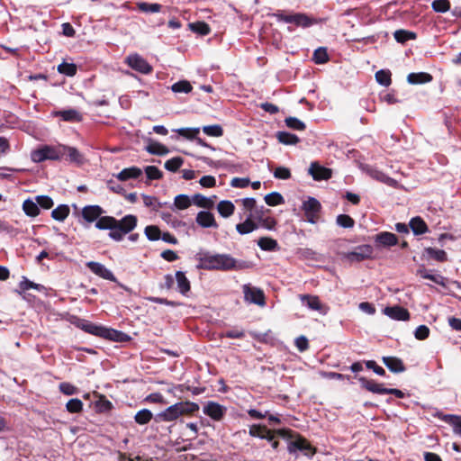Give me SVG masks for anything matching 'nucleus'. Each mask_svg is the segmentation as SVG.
I'll use <instances>...</instances> for the list:
<instances>
[{
  "label": "nucleus",
  "mask_w": 461,
  "mask_h": 461,
  "mask_svg": "<svg viewBox=\"0 0 461 461\" xmlns=\"http://www.w3.org/2000/svg\"><path fill=\"white\" fill-rule=\"evenodd\" d=\"M86 267L96 276L110 281H115V276L108 268L101 263L89 261Z\"/></svg>",
  "instance_id": "nucleus-14"
},
{
  "label": "nucleus",
  "mask_w": 461,
  "mask_h": 461,
  "mask_svg": "<svg viewBox=\"0 0 461 461\" xmlns=\"http://www.w3.org/2000/svg\"><path fill=\"white\" fill-rule=\"evenodd\" d=\"M99 337L114 341H122L123 337H125V334L116 330L102 326Z\"/></svg>",
  "instance_id": "nucleus-28"
},
{
  "label": "nucleus",
  "mask_w": 461,
  "mask_h": 461,
  "mask_svg": "<svg viewBox=\"0 0 461 461\" xmlns=\"http://www.w3.org/2000/svg\"><path fill=\"white\" fill-rule=\"evenodd\" d=\"M432 77L425 72L411 73L407 77V81L411 85L429 83Z\"/></svg>",
  "instance_id": "nucleus-29"
},
{
  "label": "nucleus",
  "mask_w": 461,
  "mask_h": 461,
  "mask_svg": "<svg viewBox=\"0 0 461 461\" xmlns=\"http://www.w3.org/2000/svg\"><path fill=\"white\" fill-rule=\"evenodd\" d=\"M125 62L132 69L141 74H149L152 71V67L139 54L135 53L129 55L126 58Z\"/></svg>",
  "instance_id": "nucleus-8"
},
{
  "label": "nucleus",
  "mask_w": 461,
  "mask_h": 461,
  "mask_svg": "<svg viewBox=\"0 0 461 461\" xmlns=\"http://www.w3.org/2000/svg\"><path fill=\"white\" fill-rule=\"evenodd\" d=\"M201 265L203 268L209 270H233L246 267L244 262H239L228 254H206L201 258Z\"/></svg>",
  "instance_id": "nucleus-1"
},
{
  "label": "nucleus",
  "mask_w": 461,
  "mask_h": 461,
  "mask_svg": "<svg viewBox=\"0 0 461 461\" xmlns=\"http://www.w3.org/2000/svg\"><path fill=\"white\" fill-rule=\"evenodd\" d=\"M373 251L372 246L364 244L357 246L353 251L348 252L345 257L350 261H362L371 258Z\"/></svg>",
  "instance_id": "nucleus-10"
},
{
  "label": "nucleus",
  "mask_w": 461,
  "mask_h": 461,
  "mask_svg": "<svg viewBox=\"0 0 461 461\" xmlns=\"http://www.w3.org/2000/svg\"><path fill=\"white\" fill-rule=\"evenodd\" d=\"M176 132L186 139H196L200 132V128H181L176 130Z\"/></svg>",
  "instance_id": "nucleus-51"
},
{
  "label": "nucleus",
  "mask_w": 461,
  "mask_h": 461,
  "mask_svg": "<svg viewBox=\"0 0 461 461\" xmlns=\"http://www.w3.org/2000/svg\"><path fill=\"white\" fill-rule=\"evenodd\" d=\"M300 299L303 303H304L311 310L318 311L321 314H326L328 312L329 308L322 304L319 299V297L314 295H301Z\"/></svg>",
  "instance_id": "nucleus-16"
},
{
  "label": "nucleus",
  "mask_w": 461,
  "mask_h": 461,
  "mask_svg": "<svg viewBox=\"0 0 461 461\" xmlns=\"http://www.w3.org/2000/svg\"><path fill=\"white\" fill-rule=\"evenodd\" d=\"M225 411L226 409L223 406L214 402H208L203 406V413L215 420H220Z\"/></svg>",
  "instance_id": "nucleus-15"
},
{
  "label": "nucleus",
  "mask_w": 461,
  "mask_h": 461,
  "mask_svg": "<svg viewBox=\"0 0 461 461\" xmlns=\"http://www.w3.org/2000/svg\"><path fill=\"white\" fill-rule=\"evenodd\" d=\"M274 16L276 18L278 22L294 23L297 27L302 28H308L318 23V21L315 18L302 13L285 14L283 12H280L275 14Z\"/></svg>",
  "instance_id": "nucleus-3"
},
{
  "label": "nucleus",
  "mask_w": 461,
  "mask_h": 461,
  "mask_svg": "<svg viewBox=\"0 0 461 461\" xmlns=\"http://www.w3.org/2000/svg\"><path fill=\"white\" fill-rule=\"evenodd\" d=\"M426 253L435 260L438 262H444L447 261V253L442 249H438L434 248H427L425 249Z\"/></svg>",
  "instance_id": "nucleus-40"
},
{
  "label": "nucleus",
  "mask_w": 461,
  "mask_h": 461,
  "mask_svg": "<svg viewBox=\"0 0 461 461\" xmlns=\"http://www.w3.org/2000/svg\"><path fill=\"white\" fill-rule=\"evenodd\" d=\"M41 287L40 285L35 284L30 280H28L26 277H23V280L19 284L20 291H16L20 295L23 294V292L29 290V289H37L39 290Z\"/></svg>",
  "instance_id": "nucleus-52"
},
{
  "label": "nucleus",
  "mask_w": 461,
  "mask_h": 461,
  "mask_svg": "<svg viewBox=\"0 0 461 461\" xmlns=\"http://www.w3.org/2000/svg\"><path fill=\"white\" fill-rule=\"evenodd\" d=\"M116 229L113 232H109V237L114 241H122L124 235L133 230L138 222L135 215L128 214L121 220H117Z\"/></svg>",
  "instance_id": "nucleus-4"
},
{
  "label": "nucleus",
  "mask_w": 461,
  "mask_h": 461,
  "mask_svg": "<svg viewBox=\"0 0 461 461\" xmlns=\"http://www.w3.org/2000/svg\"><path fill=\"white\" fill-rule=\"evenodd\" d=\"M191 31L200 35H207L210 33V27L204 22H197L189 24Z\"/></svg>",
  "instance_id": "nucleus-41"
},
{
  "label": "nucleus",
  "mask_w": 461,
  "mask_h": 461,
  "mask_svg": "<svg viewBox=\"0 0 461 461\" xmlns=\"http://www.w3.org/2000/svg\"><path fill=\"white\" fill-rule=\"evenodd\" d=\"M265 202L269 206H276L285 203L284 197L277 192H273L265 196Z\"/></svg>",
  "instance_id": "nucleus-39"
},
{
  "label": "nucleus",
  "mask_w": 461,
  "mask_h": 461,
  "mask_svg": "<svg viewBox=\"0 0 461 461\" xmlns=\"http://www.w3.org/2000/svg\"><path fill=\"white\" fill-rule=\"evenodd\" d=\"M144 233L148 240L152 241L158 240L161 237L160 230L155 225L147 226L144 230Z\"/></svg>",
  "instance_id": "nucleus-43"
},
{
  "label": "nucleus",
  "mask_w": 461,
  "mask_h": 461,
  "mask_svg": "<svg viewBox=\"0 0 461 461\" xmlns=\"http://www.w3.org/2000/svg\"><path fill=\"white\" fill-rule=\"evenodd\" d=\"M62 156L68 155V160L77 165H82L85 162L83 154H81L76 148L60 145Z\"/></svg>",
  "instance_id": "nucleus-19"
},
{
  "label": "nucleus",
  "mask_w": 461,
  "mask_h": 461,
  "mask_svg": "<svg viewBox=\"0 0 461 461\" xmlns=\"http://www.w3.org/2000/svg\"><path fill=\"white\" fill-rule=\"evenodd\" d=\"M362 169L367 175H369L372 178H374V179H375L377 181H380L382 183H384L387 185L395 186L396 184H397V182L394 179H393L390 176L384 175L383 172H381V171H379V170H377L375 168H373L370 166H367V165L362 166Z\"/></svg>",
  "instance_id": "nucleus-12"
},
{
  "label": "nucleus",
  "mask_w": 461,
  "mask_h": 461,
  "mask_svg": "<svg viewBox=\"0 0 461 461\" xmlns=\"http://www.w3.org/2000/svg\"><path fill=\"white\" fill-rule=\"evenodd\" d=\"M375 79L380 85L388 86L391 84V73L389 70L381 69L375 73Z\"/></svg>",
  "instance_id": "nucleus-44"
},
{
  "label": "nucleus",
  "mask_w": 461,
  "mask_h": 461,
  "mask_svg": "<svg viewBox=\"0 0 461 461\" xmlns=\"http://www.w3.org/2000/svg\"><path fill=\"white\" fill-rule=\"evenodd\" d=\"M66 408L71 413H77L82 411L83 402L79 399L74 398L67 402Z\"/></svg>",
  "instance_id": "nucleus-55"
},
{
  "label": "nucleus",
  "mask_w": 461,
  "mask_h": 461,
  "mask_svg": "<svg viewBox=\"0 0 461 461\" xmlns=\"http://www.w3.org/2000/svg\"><path fill=\"white\" fill-rule=\"evenodd\" d=\"M70 210L67 204H60L51 212V217L58 221H63L69 215Z\"/></svg>",
  "instance_id": "nucleus-34"
},
{
  "label": "nucleus",
  "mask_w": 461,
  "mask_h": 461,
  "mask_svg": "<svg viewBox=\"0 0 461 461\" xmlns=\"http://www.w3.org/2000/svg\"><path fill=\"white\" fill-rule=\"evenodd\" d=\"M409 226L414 235H422L429 231V228L423 219L416 216L411 219Z\"/></svg>",
  "instance_id": "nucleus-22"
},
{
  "label": "nucleus",
  "mask_w": 461,
  "mask_h": 461,
  "mask_svg": "<svg viewBox=\"0 0 461 461\" xmlns=\"http://www.w3.org/2000/svg\"><path fill=\"white\" fill-rule=\"evenodd\" d=\"M62 157V150L60 145L58 147L45 145L31 153V158L35 163H40L44 160H59Z\"/></svg>",
  "instance_id": "nucleus-5"
},
{
  "label": "nucleus",
  "mask_w": 461,
  "mask_h": 461,
  "mask_svg": "<svg viewBox=\"0 0 461 461\" xmlns=\"http://www.w3.org/2000/svg\"><path fill=\"white\" fill-rule=\"evenodd\" d=\"M142 174V171L140 168L137 167H131L128 168L122 169L116 177L120 181H126L131 178H138Z\"/></svg>",
  "instance_id": "nucleus-27"
},
{
  "label": "nucleus",
  "mask_w": 461,
  "mask_h": 461,
  "mask_svg": "<svg viewBox=\"0 0 461 461\" xmlns=\"http://www.w3.org/2000/svg\"><path fill=\"white\" fill-rule=\"evenodd\" d=\"M431 6L437 13H446L450 9V2L448 0H435Z\"/></svg>",
  "instance_id": "nucleus-49"
},
{
  "label": "nucleus",
  "mask_w": 461,
  "mask_h": 461,
  "mask_svg": "<svg viewBox=\"0 0 461 461\" xmlns=\"http://www.w3.org/2000/svg\"><path fill=\"white\" fill-rule=\"evenodd\" d=\"M287 450L290 454H296L300 451L307 457H312L315 454V448L310 442L298 434H295L294 438L289 441Z\"/></svg>",
  "instance_id": "nucleus-6"
},
{
  "label": "nucleus",
  "mask_w": 461,
  "mask_h": 461,
  "mask_svg": "<svg viewBox=\"0 0 461 461\" xmlns=\"http://www.w3.org/2000/svg\"><path fill=\"white\" fill-rule=\"evenodd\" d=\"M240 203L243 206V209L247 212H249V213L250 212H254L255 210L258 208L257 207V202L254 198H244L242 200H240Z\"/></svg>",
  "instance_id": "nucleus-63"
},
{
  "label": "nucleus",
  "mask_w": 461,
  "mask_h": 461,
  "mask_svg": "<svg viewBox=\"0 0 461 461\" xmlns=\"http://www.w3.org/2000/svg\"><path fill=\"white\" fill-rule=\"evenodd\" d=\"M104 213V209L99 205H86L81 211L82 218L88 223L96 222Z\"/></svg>",
  "instance_id": "nucleus-11"
},
{
  "label": "nucleus",
  "mask_w": 461,
  "mask_h": 461,
  "mask_svg": "<svg viewBox=\"0 0 461 461\" xmlns=\"http://www.w3.org/2000/svg\"><path fill=\"white\" fill-rule=\"evenodd\" d=\"M258 245L262 250L274 251L277 249V241L272 238L263 237L258 240Z\"/></svg>",
  "instance_id": "nucleus-36"
},
{
  "label": "nucleus",
  "mask_w": 461,
  "mask_h": 461,
  "mask_svg": "<svg viewBox=\"0 0 461 461\" xmlns=\"http://www.w3.org/2000/svg\"><path fill=\"white\" fill-rule=\"evenodd\" d=\"M35 200L39 207L46 210L50 209L54 204L53 200L48 195H37Z\"/></svg>",
  "instance_id": "nucleus-58"
},
{
  "label": "nucleus",
  "mask_w": 461,
  "mask_h": 461,
  "mask_svg": "<svg viewBox=\"0 0 461 461\" xmlns=\"http://www.w3.org/2000/svg\"><path fill=\"white\" fill-rule=\"evenodd\" d=\"M138 9L143 13H158L161 10V5L149 4L146 2L138 3Z\"/></svg>",
  "instance_id": "nucleus-42"
},
{
  "label": "nucleus",
  "mask_w": 461,
  "mask_h": 461,
  "mask_svg": "<svg viewBox=\"0 0 461 461\" xmlns=\"http://www.w3.org/2000/svg\"><path fill=\"white\" fill-rule=\"evenodd\" d=\"M242 292L246 302L258 306H264L266 304L265 294L261 289L246 284L242 286Z\"/></svg>",
  "instance_id": "nucleus-7"
},
{
  "label": "nucleus",
  "mask_w": 461,
  "mask_h": 461,
  "mask_svg": "<svg viewBox=\"0 0 461 461\" xmlns=\"http://www.w3.org/2000/svg\"><path fill=\"white\" fill-rule=\"evenodd\" d=\"M142 200L145 206L151 208L154 211H158L162 207V203L158 201L154 196L142 194Z\"/></svg>",
  "instance_id": "nucleus-48"
},
{
  "label": "nucleus",
  "mask_w": 461,
  "mask_h": 461,
  "mask_svg": "<svg viewBox=\"0 0 461 461\" xmlns=\"http://www.w3.org/2000/svg\"><path fill=\"white\" fill-rule=\"evenodd\" d=\"M203 131L212 137H221L223 134L222 128L218 124L203 126Z\"/></svg>",
  "instance_id": "nucleus-53"
},
{
  "label": "nucleus",
  "mask_w": 461,
  "mask_h": 461,
  "mask_svg": "<svg viewBox=\"0 0 461 461\" xmlns=\"http://www.w3.org/2000/svg\"><path fill=\"white\" fill-rule=\"evenodd\" d=\"M309 174L314 180H327L331 177V169L319 165L317 162H312L308 170Z\"/></svg>",
  "instance_id": "nucleus-13"
},
{
  "label": "nucleus",
  "mask_w": 461,
  "mask_h": 461,
  "mask_svg": "<svg viewBox=\"0 0 461 461\" xmlns=\"http://www.w3.org/2000/svg\"><path fill=\"white\" fill-rule=\"evenodd\" d=\"M217 211L222 217L228 218L234 213L235 206L232 202L223 200L218 203Z\"/></svg>",
  "instance_id": "nucleus-32"
},
{
  "label": "nucleus",
  "mask_w": 461,
  "mask_h": 461,
  "mask_svg": "<svg viewBox=\"0 0 461 461\" xmlns=\"http://www.w3.org/2000/svg\"><path fill=\"white\" fill-rule=\"evenodd\" d=\"M102 326L95 325L94 323L86 321L81 325V329L85 330L86 332L98 336L100 335Z\"/></svg>",
  "instance_id": "nucleus-62"
},
{
  "label": "nucleus",
  "mask_w": 461,
  "mask_h": 461,
  "mask_svg": "<svg viewBox=\"0 0 461 461\" xmlns=\"http://www.w3.org/2000/svg\"><path fill=\"white\" fill-rule=\"evenodd\" d=\"M267 213H270L269 209H267L264 206L258 207L255 212H252V220L259 224Z\"/></svg>",
  "instance_id": "nucleus-61"
},
{
  "label": "nucleus",
  "mask_w": 461,
  "mask_h": 461,
  "mask_svg": "<svg viewBox=\"0 0 461 461\" xmlns=\"http://www.w3.org/2000/svg\"><path fill=\"white\" fill-rule=\"evenodd\" d=\"M445 420L450 421L454 426V431L461 435V418L458 416L448 415L445 417Z\"/></svg>",
  "instance_id": "nucleus-64"
},
{
  "label": "nucleus",
  "mask_w": 461,
  "mask_h": 461,
  "mask_svg": "<svg viewBox=\"0 0 461 461\" xmlns=\"http://www.w3.org/2000/svg\"><path fill=\"white\" fill-rule=\"evenodd\" d=\"M329 56L325 48H319L313 53V60L317 64H323L327 62Z\"/></svg>",
  "instance_id": "nucleus-56"
},
{
  "label": "nucleus",
  "mask_w": 461,
  "mask_h": 461,
  "mask_svg": "<svg viewBox=\"0 0 461 461\" xmlns=\"http://www.w3.org/2000/svg\"><path fill=\"white\" fill-rule=\"evenodd\" d=\"M184 163L180 157L172 158L165 162V168L171 172H176Z\"/></svg>",
  "instance_id": "nucleus-47"
},
{
  "label": "nucleus",
  "mask_w": 461,
  "mask_h": 461,
  "mask_svg": "<svg viewBox=\"0 0 461 461\" xmlns=\"http://www.w3.org/2000/svg\"><path fill=\"white\" fill-rule=\"evenodd\" d=\"M23 210L27 216L36 217L40 214V208L37 204L36 200L26 199L23 203Z\"/></svg>",
  "instance_id": "nucleus-30"
},
{
  "label": "nucleus",
  "mask_w": 461,
  "mask_h": 461,
  "mask_svg": "<svg viewBox=\"0 0 461 461\" xmlns=\"http://www.w3.org/2000/svg\"><path fill=\"white\" fill-rule=\"evenodd\" d=\"M285 124L287 127L297 130V131H303L305 129V124L299 119L295 117H288L285 119Z\"/></svg>",
  "instance_id": "nucleus-57"
},
{
  "label": "nucleus",
  "mask_w": 461,
  "mask_h": 461,
  "mask_svg": "<svg viewBox=\"0 0 461 461\" xmlns=\"http://www.w3.org/2000/svg\"><path fill=\"white\" fill-rule=\"evenodd\" d=\"M193 203L192 198L186 194H178L174 199L173 207L177 210H185L191 206Z\"/></svg>",
  "instance_id": "nucleus-35"
},
{
  "label": "nucleus",
  "mask_w": 461,
  "mask_h": 461,
  "mask_svg": "<svg viewBox=\"0 0 461 461\" xmlns=\"http://www.w3.org/2000/svg\"><path fill=\"white\" fill-rule=\"evenodd\" d=\"M196 222L203 228H217L218 226L213 214L207 211H202L197 213Z\"/></svg>",
  "instance_id": "nucleus-20"
},
{
  "label": "nucleus",
  "mask_w": 461,
  "mask_h": 461,
  "mask_svg": "<svg viewBox=\"0 0 461 461\" xmlns=\"http://www.w3.org/2000/svg\"><path fill=\"white\" fill-rule=\"evenodd\" d=\"M171 89L175 93H189L192 90V86L188 81L183 80L175 83Z\"/></svg>",
  "instance_id": "nucleus-54"
},
{
  "label": "nucleus",
  "mask_w": 461,
  "mask_h": 461,
  "mask_svg": "<svg viewBox=\"0 0 461 461\" xmlns=\"http://www.w3.org/2000/svg\"><path fill=\"white\" fill-rule=\"evenodd\" d=\"M258 229V224L252 220V212L249 213L243 222L236 225V230L240 235H245L253 232Z\"/></svg>",
  "instance_id": "nucleus-18"
},
{
  "label": "nucleus",
  "mask_w": 461,
  "mask_h": 461,
  "mask_svg": "<svg viewBox=\"0 0 461 461\" xmlns=\"http://www.w3.org/2000/svg\"><path fill=\"white\" fill-rule=\"evenodd\" d=\"M384 313L389 318L396 321H407L410 318L409 312L402 306L385 307Z\"/></svg>",
  "instance_id": "nucleus-17"
},
{
  "label": "nucleus",
  "mask_w": 461,
  "mask_h": 461,
  "mask_svg": "<svg viewBox=\"0 0 461 461\" xmlns=\"http://www.w3.org/2000/svg\"><path fill=\"white\" fill-rule=\"evenodd\" d=\"M145 173L149 180H157L162 177V172L155 166L146 167Z\"/></svg>",
  "instance_id": "nucleus-59"
},
{
  "label": "nucleus",
  "mask_w": 461,
  "mask_h": 461,
  "mask_svg": "<svg viewBox=\"0 0 461 461\" xmlns=\"http://www.w3.org/2000/svg\"><path fill=\"white\" fill-rule=\"evenodd\" d=\"M216 199V196L213 195L212 197H206L200 194H195L192 196V202L195 205L201 208L204 209H211L214 205V200Z\"/></svg>",
  "instance_id": "nucleus-25"
},
{
  "label": "nucleus",
  "mask_w": 461,
  "mask_h": 461,
  "mask_svg": "<svg viewBox=\"0 0 461 461\" xmlns=\"http://www.w3.org/2000/svg\"><path fill=\"white\" fill-rule=\"evenodd\" d=\"M59 115L61 116L64 121L77 122L81 120L79 113L74 109L60 111L59 112Z\"/></svg>",
  "instance_id": "nucleus-46"
},
{
  "label": "nucleus",
  "mask_w": 461,
  "mask_h": 461,
  "mask_svg": "<svg viewBox=\"0 0 461 461\" xmlns=\"http://www.w3.org/2000/svg\"><path fill=\"white\" fill-rule=\"evenodd\" d=\"M337 224L343 228H352L354 226V220L347 214H339L337 217Z\"/></svg>",
  "instance_id": "nucleus-60"
},
{
  "label": "nucleus",
  "mask_w": 461,
  "mask_h": 461,
  "mask_svg": "<svg viewBox=\"0 0 461 461\" xmlns=\"http://www.w3.org/2000/svg\"><path fill=\"white\" fill-rule=\"evenodd\" d=\"M383 363L393 373H402L405 370L402 361L395 357H384Z\"/></svg>",
  "instance_id": "nucleus-24"
},
{
  "label": "nucleus",
  "mask_w": 461,
  "mask_h": 461,
  "mask_svg": "<svg viewBox=\"0 0 461 461\" xmlns=\"http://www.w3.org/2000/svg\"><path fill=\"white\" fill-rule=\"evenodd\" d=\"M146 150L150 154L159 156L167 155L169 152L168 149L166 146L153 140H150L149 142V144L146 147Z\"/></svg>",
  "instance_id": "nucleus-33"
},
{
  "label": "nucleus",
  "mask_w": 461,
  "mask_h": 461,
  "mask_svg": "<svg viewBox=\"0 0 461 461\" xmlns=\"http://www.w3.org/2000/svg\"><path fill=\"white\" fill-rule=\"evenodd\" d=\"M375 242L382 247H392L398 243V239L392 232L383 231L375 236Z\"/></svg>",
  "instance_id": "nucleus-21"
},
{
  "label": "nucleus",
  "mask_w": 461,
  "mask_h": 461,
  "mask_svg": "<svg viewBox=\"0 0 461 461\" xmlns=\"http://www.w3.org/2000/svg\"><path fill=\"white\" fill-rule=\"evenodd\" d=\"M303 209L306 220L311 223H316L318 221V213L321 209V203L315 198H309L303 204Z\"/></svg>",
  "instance_id": "nucleus-9"
},
{
  "label": "nucleus",
  "mask_w": 461,
  "mask_h": 461,
  "mask_svg": "<svg viewBox=\"0 0 461 461\" xmlns=\"http://www.w3.org/2000/svg\"><path fill=\"white\" fill-rule=\"evenodd\" d=\"M360 381L362 382L363 387H365L369 392H372L374 393L378 394H386L387 393V388L383 387L382 384H377L371 380H366L364 378H361Z\"/></svg>",
  "instance_id": "nucleus-31"
},
{
  "label": "nucleus",
  "mask_w": 461,
  "mask_h": 461,
  "mask_svg": "<svg viewBox=\"0 0 461 461\" xmlns=\"http://www.w3.org/2000/svg\"><path fill=\"white\" fill-rule=\"evenodd\" d=\"M198 409L199 406L194 402H180L159 412L157 418L160 421H174L183 415L194 413Z\"/></svg>",
  "instance_id": "nucleus-2"
},
{
  "label": "nucleus",
  "mask_w": 461,
  "mask_h": 461,
  "mask_svg": "<svg viewBox=\"0 0 461 461\" xmlns=\"http://www.w3.org/2000/svg\"><path fill=\"white\" fill-rule=\"evenodd\" d=\"M176 281L178 291L183 295H186V294L190 291V282L185 276V273L182 271H177L176 273Z\"/></svg>",
  "instance_id": "nucleus-26"
},
{
  "label": "nucleus",
  "mask_w": 461,
  "mask_h": 461,
  "mask_svg": "<svg viewBox=\"0 0 461 461\" xmlns=\"http://www.w3.org/2000/svg\"><path fill=\"white\" fill-rule=\"evenodd\" d=\"M116 224L118 222L114 217L101 215L95 222V228L98 230H109L110 232H113L116 229Z\"/></svg>",
  "instance_id": "nucleus-23"
},
{
  "label": "nucleus",
  "mask_w": 461,
  "mask_h": 461,
  "mask_svg": "<svg viewBox=\"0 0 461 461\" xmlns=\"http://www.w3.org/2000/svg\"><path fill=\"white\" fill-rule=\"evenodd\" d=\"M58 71L68 77H73L77 73V66L73 63L63 62L58 66Z\"/></svg>",
  "instance_id": "nucleus-45"
},
{
  "label": "nucleus",
  "mask_w": 461,
  "mask_h": 461,
  "mask_svg": "<svg viewBox=\"0 0 461 461\" xmlns=\"http://www.w3.org/2000/svg\"><path fill=\"white\" fill-rule=\"evenodd\" d=\"M416 35L414 32L398 30L394 32V39L401 43L407 41L408 40L415 39Z\"/></svg>",
  "instance_id": "nucleus-50"
},
{
  "label": "nucleus",
  "mask_w": 461,
  "mask_h": 461,
  "mask_svg": "<svg viewBox=\"0 0 461 461\" xmlns=\"http://www.w3.org/2000/svg\"><path fill=\"white\" fill-rule=\"evenodd\" d=\"M152 417H153V414L149 410L142 409L135 414L134 420H135L136 423H138L140 425H145V424H148L151 420Z\"/></svg>",
  "instance_id": "nucleus-38"
},
{
  "label": "nucleus",
  "mask_w": 461,
  "mask_h": 461,
  "mask_svg": "<svg viewBox=\"0 0 461 461\" xmlns=\"http://www.w3.org/2000/svg\"><path fill=\"white\" fill-rule=\"evenodd\" d=\"M277 139L285 145H295L299 142V138L296 135L286 131L278 132Z\"/></svg>",
  "instance_id": "nucleus-37"
}]
</instances>
